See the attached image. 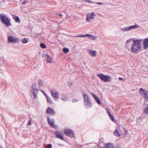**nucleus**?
<instances>
[{
    "label": "nucleus",
    "instance_id": "obj_1",
    "mask_svg": "<svg viewBox=\"0 0 148 148\" xmlns=\"http://www.w3.org/2000/svg\"><path fill=\"white\" fill-rule=\"evenodd\" d=\"M142 40H133L131 47L132 51L134 53H137L142 48Z\"/></svg>",
    "mask_w": 148,
    "mask_h": 148
},
{
    "label": "nucleus",
    "instance_id": "obj_2",
    "mask_svg": "<svg viewBox=\"0 0 148 148\" xmlns=\"http://www.w3.org/2000/svg\"><path fill=\"white\" fill-rule=\"evenodd\" d=\"M0 19L2 23L5 24L6 26L11 25L10 19L4 14L0 13Z\"/></svg>",
    "mask_w": 148,
    "mask_h": 148
},
{
    "label": "nucleus",
    "instance_id": "obj_3",
    "mask_svg": "<svg viewBox=\"0 0 148 148\" xmlns=\"http://www.w3.org/2000/svg\"><path fill=\"white\" fill-rule=\"evenodd\" d=\"M82 94L84 98V105L87 108L91 107L92 106V103L89 97L86 94Z\"/></svg>",
    "mask_w": 148,
    "mask_h": 148
},
{
    "label": "nucleus",
    "instance_id": "obj_4",
    "mask_svg": "<svg viewBox=\"0 0 148 148\" xmlns=\"http://www.w3.org/2000/svg\"><path fill=\"white\" fill-rule=\"evenodd\" d=\"M31 89L30 91V93L33 95L34 99H37L38 90L37 89L36 83L32 85Z\"/></svg>",
    "mask_w": 148,
    "mask_h": 148
},
{
    "label": "nucleus",
    "instance_id": "obj_5",
    "mask_svg": "<svg viewBox=\"0 0 148 148\" xmlns=\"http://www.w3.org/2000/svg\"><path fill=\"white\" fill-rule=\"evenodd\" d=\"M95 16L96 15L94 12H92L91 13H88L87 15V17L86 18V21L88 22H90L94 19L95 17Z\"/></svg>",
    "mask_w": 148,
    "mask_h": 148
},
{
    "label": "nucleus",
    "instance_id": "obj_6",
    "mask_svg": "<svg viewBox=\"0 0 148 148\" xmlns=\"http://www.w3.org/2000/svg\"><path fill=\"white\" fill-rule=\"evenodd\" d=\"M64 133L69 137L75 138L74 133L71 129H68L65 130Z\"/></svg>",
    "mask_w": 148,
    "mask_h": 148
},
{
    "label": "nucleus",
    "instance_id": "obj_7",
    "mask_svg": "<svg viewBox=\"0 0 148 148\" xmlns=\"http://www.w3.org/2000/svg\"><path fill=\"white\" fill-rule=\"evenodd\" d=\"M51 95L54 99H57L59 98L58 94L55 88H53L51 90Z\"/></svg>",
    "mask_w": 148,
    "mask_h": 148
},
{
    "label": "nucleus",
    "instance_id": "obj_8",
    "mask_svg": "<svg viewBox=\"0 0 148 148\" xmlns=\"http://www.w3.org/2000/svg\"><path fill=\"white\" fill-rule=\"evenodd\" d=\"M19 41L18 39L14 37L10 36L8 37V42H17Z\"/></svg>",
    "mask_w": 148,
    "mask_h": 148
},
{
    "label": "nucleus",
    "instance_id": "obj_9",
    "mask_svg": "<svg viewBox=\"0 0 148 148\" xmlns=\"http://www.w3.org/2000/svg\"><path fill=\"white\" fill-rule=\"evenodd\" d=\"M47 119L48 123L51 127H53L54 128H56L57 127V125H54V121L53 119L50 120V118L48 117Z\"/></svg>",
    "mask_w": 148,
    "mask_h": 148
},
{
    "label": "nucleus",
    "instance_id": "obj_10",
    "mask_svg": "<svg viewBox=\"0 0 148 148\" xmlns=\"http://www.w3.org/2000/svg\"><path fill=\"white\" fill-rule=\"evenodd\" d=\"M97 76L100 78L101 80L105 81H107L108 80V77H110L108 75L106 76L102 74H98Z\"/></svg>",
    "mask_w": 148,
    "mask_h": 148
},
{
    "label": "nucleus",
    "instance_id": "obj_11",
    "mask_svg": "<svg viewBox=\"0 0 148 148\" xmlns=\"http://www.w3.org/2000/svg\"><path fill=\"white\" fill-rule=\"evenodd\" d=\"M90 55L92 57H96L97 55V52L95 50H88L87 51Z\"/></svg>",
    "mask_w": 148,
    "mask_h": 148
},
{
    "label": "nucleus",
    "instance_id": "obj_12",
    "mask_svg": "<svg viewBox=\"0 0 148 148\" xmlns=\"http://www.w3.org/2000/svg\"><path fill=\"white\" fill-rule=\"evenodd\" d=\"M46 112L47 113L50 114L52 115H54L55 114V112L54 110L51 108L48 107L47 109L46 110Z\"/></svg>",
    "mask_w": 148,
    "mask_h": 148
},
{
    "label": "nucleus",
    "instance_id": "obj_13",
    "mask_svg": "<svg viewBox=\"0 0 148 148\" xmlns=\"http://www.w3.org/2000/svg\"><path fill=\"white\" fill-rule=\"evenodd\" d=\"M56 134V135L57 137L58 138H60L61 140H63L64 138H63V136L62 135V134L60 132H59L58 131H56L55 132Z\"/></svg>",
    "mask_w": 148,
    "mask_h": 148
},
{
    "label": "nucleus",
    "instance_id": "obj_14",
    "mask_svg": "<svg viewBox=\"0 0 148 148\" xmlns=\"http://www.w3.org/2000/svg\"><path fill=\"white\" fill-rule=\"evenodd\" d=\"M143 48L144 49H146L148 47V38L144 39L143 42Z\"/></svg>",
    "mask_w": 148,
    "mask_h": 148
},
{
    "label": "nucleus",
    "instance_id": "obj_15",
    "mask_svg": "<svg viewBox=\"0 0 148 148\" xmlns=\"http://www.w3.org/2000/svg\"><path fill=\"white\" fill-rule=\"evenodd\" d=\"M47 60V62L48 63H52L53 61L52 59L50 58V56L47 54H46L45 56Z\"/></svg>",
    "mask_w": 148,
    "mask_h": 148
},
{
    "label": "nucleus",
    "instance_id": "obj_16",
    "mask_svg": "<svg viewBox=\"0 0 148 148\" xmlns=\"http://www.w3.org/2000/svg\"><path fill=\"white\" fill-rule=\"evenodd\" d=\"M139 27V26L136 23H135L133 25L128 26L130 31L132 29H134L136 28H138Z\"/></svg>",
    "mask_w": 148,
    "mask_h": 148
},
{
    "label": "nucleus",
    "instance_id": "obj_17",
    "mask_svg": "<svg viewBox=\"0 0 148 148\" xmlns=\"http://www.w3.org/2000/svg\"><path fill=\"white\" fill-rule=\"evenodd\" d=\"M92 96L94 97V98L96 100L97 103L98 104H100L101 103V101L98 98V97L96 96L94 93H92Z\"/></svg>",
    "mask_w": 148,
    "mask_h": 148
},
{
    "label": "nucleus",
    "instance_id": "obj_18",
    "mask_svg": "<svg viewBox=\"0 0 148 148\" xmlns=\"http://www.w3.org/2000/svg\"><path fill=\"white\" fill-rule=\"evenodd\" d=\"M104 146L106 148H114L112 144L109 143L106 144Z\"/></svg>",
    "mask_w": 148,
    "mask_h": 148
},
{
    "label": "nucleus",
    "instance_id": "obj_19",
    "mask_svg": "<svg viewBox=\"0 0 148 148\" xmlns=\"http://www.w3.org/2000/svg\"><path fill=\"white\" fill-rule=\"evenodd\" d=\"M121 31L123 32H125L130 31L128 26L123 28H121Z\"/></svg>",
    "mask_w": 148,
    "mask_h": 148
},
{
    "label": "nucleus",
    "instance_id": "obj_20",
    "mask_svg": "<svg viewBox=\"0 0 148 148\" xmlns=\"http://www.w3.org/2000/svg\"><path fill=\"white\" fill-rule=\"evenodd\" d=\"M45 95L48 102L50 104H52L53 102L51 98L49 97H48L47 94H45Z\"/></svg>",
    "mask_w": 148,
    "mask_h": 148
},
{
    "label": "nucleus",
    "instance_id": "obj_21",
    "mask_svg": "<svg viewBox=\"0 0 148 148\" xmlns=\"http://www.w3.org/2000/svg\"><path fill=\"white\" fill-rule=\"evenodd\" d=\"M114 135L117 137H119L120 136V134L118 132V129L116 128L115 131L114 132Z\"/></svg>",
    "mask_w": 148,
    "mask_h": 148
},
{
    "label": "nucleus",
    "instance_id": "obj_22",
    "mask_svg": "<svg viewBox=\"0 0 148 148\" xmlns=\"http://www.w3.org/2000/svg\"><path fill=\"white\" fill-rule=\"evenodd\" d=\"M147 91L146 90L141 88L139 90V93L141 94H143V95H144L145 93Z\"/></svg>",
    "mask_w": 148,
    "mask_h": 148
},
{
    "label": "nucleus",
    "instance_id": "obj_23",
    "mask_svg": "<svg viewBox=\"0 0 148 148\" xmlns=\"http://www.w3.org/2000/svg\"><path fill=\"white\" fill-rule=\"evenodd\" d=\"M13 18L15 20L16 22L20 23V20L18 16H17Z\"/></svg>",
    "mask_w": 148,
    "mask_h": 148
},
{
    "label": "nucleus",
    "instance_id": "obj_24",
    "mask_svg": "<svg viewBox=\"0 0 148 148\" xmlns=\"http://www.w3.org/2000/svg\"><path fill=\"white\" fill-rule=\"evenodd\" d=\"M37 82L40 86H42L43 85V82L42 80L39 79H38Z\"/></svg>",
    "mask_w": 148,
    "mask_h": 148
},
{
    "label": "nucleus",
    "instance_id": "obj_25",
    "mask_svg": "<svg viewBox=\"0 0 148 148\" xmlns=\"http://www.w3.org/2000/svg\"><path fill=\"white\" fill-rule=\"evenodd\" d=\"M22 42L23 43H26L28 42V38H25L21 39Z\"/></svg>",
    "mask_w": 148,
    "mask_h": 148
},
{
    "label": "nucleus",
    "instance_id": "obj_26",
    "mask_svg": "<svg viewBox=\"0 0 148 148\" xmlns=\"http://www.w3.org/2000/svg\"><path fill=\"white\" fill-rule=\"evenodd\" d=\"M90 35H90L89 34H87L85 35H79V36H75V37H84L86 36H87V37H89V36L90 37Z\"/></svg>",
    "mask_w": 148,
    "mask_h": 148
},
{
    "label": "nucleus",
    "instance_id": "obj_27",
    "mask_svg": "<svg viewBox=\"0 0 148 148\" xmlns=\"http://www.w3.org/2000/svg\"><path fill=\"white\" fill-rule=\"evenodd\" d=\"M63 51L65 53H67L69 51V49L66 48H64L63 49Z\"/></svg>",
    "mask_w": 148,
    "mask_h": 148
},
{
    "label": "nucleus",
    "instance_id": "obj_28",
    "mask_svg": "<svg viewBox=\"0 0 148 148\" xmlns=\"http://www.w3.org/2000/svg\"><path fill=\"white\" fill-rule=\"evenodd\" d=\"M40 46L43 49L45 48L46 47V46L45 45L44 43H41L40 45Z\"/></svg>",
    "mask_w": 148,
    "mask_h": 148
},
{
    "label": "nucleus",
    "instance_id": "obj_29",
    "mask_svg": "<svg viewBox=\"0 0 148 148\" xmlns=\"http://www.w3.org/2000/svg\"><path fill=\"white\" fill-rule=\"evenodd\" d=\"M145 96V99H148V92L147 91L145 93V95H144Z\"/></svg>",
    "mask_w": 148,
    "mask_h": 148
},
{
    "label": "nucleus",
    "instance_id": "obj_30",
    "mask_svg": "<svg viewBox=\"0 0 148 148\" xmlns=\"http://www.w3.org/2000/svg\"><path fill=\"white\" fill-rule=\"evenodd\" d=\"M96 37L93 35H91L90 36V39H92L93 40H95Z\"/></svg>",
    "mask_w": 148,
    "mask_h": 148
},
{
    "label": "nucleus",
    "instance_id": "obj_31",
    "mask_svg": "<svg viewBox=\"0 0 148 148\" xmlns=\"http://www.w3.org/2000/svg\"><path fill=\"white\" fill-rule=\"evenodd\" d=\"M144 113L148 114V107L145 108L144 110Z\"/></svg>",
    "mask_w": 148,
    "mask_h": 148
},
{
    "label": "nucleus",
    "instance_id": "obj_32",
    "mask_svg": "<svg viewBox=\"0 0 148 148\" xmlns=\"http://www.w3.org/2000/svg\"><path fill=\"white\" fill-rule=\"evenodd\" d=\"M110 118V119L112 121H114V118H113V115L111 114H110V115H109Z\"/></svg>",
    "mask_w": 148,
    "mask_h": 148
},
{
    "label": "nucleus",
    "instance_id": "obj_33",
    "mask_svg": "<svg viewBox=\"0 0 148 148\" xmlns=\"http://www.w3.org/2000/svg\"><path fill=\"white\" fill-rule=\"evenodd\" d=\"M46 148H51L52 147V145L51 144H49L47 145L46 146Z\"/></svg>",
    "mask_w": 148,
    "mask_h": 148
},
{
    "label": "nucleus",
    "instance_id": "obj_34",
    "mask_svg": "<svg viewBox=\"0 0 148 148\" xmlns=\"http://www.w3.org/2000/svg\"><path fill=\"white\" fill-rule=\"evenodd\" d=\"M106 110L107 113L108 115H109L111 114L110 113V110L109 109H106Z\"/></svg>",
    "mask_w": 148,
    "mask_h": 148
},
{
    "label": "nucleus",
    "instance_id": "obj_35",
    "mask_svg": "<svg viewBox=\"0 0 148 148\" xmlns=\"http://www.w3.org/2000/svg\"><path fill=\"white\" fill-rule=\"evenodd\" d=\"M134 40L133 39H130L129 40H127L126 41V43L129 42L130 43V42L132 41V40H133H133Z\"/></svg>",
    "mask_w": 148,
    "mask_h": 148
},
{
    "label": "nucleus",
    "instance_id": "obj_36",
    "mask_svg": "<svg viewBox=\"0 0 148 148\" xmlns=\"http://www.w3.org/2000/svg\"><path fill=\"white\" fill-rule=\"evenodd\" d=\"M78 101V100L76 99H72V101L73 102H75Z\"/></svg>",
    "mask_w": 148,
    "mask_h": 148
},
{
    "label": "nucleus",
    "instance_id": "obj_37",
    "mask_svg": "<svg viewBox=\"0 0 148 148\" xmlns=\"http://www.w3.org/2000/svg\"><path fill=\"white\" fill-rule=\"evenodd\" d=\"M84 1H85L87 2H89L90 3H94V2H92V1H90L89 0H85Z\"/></svg>",
    "mask_w": 148,
    "mask_h": 148
},
{
    "label": "nucleus",
    "instance_id": "obj_38",
    "mask_svg": "<svg viewBox=\"0 0 148 148\" xmlns=\"http://www.w3.org/2000/svg\"><path fill=\"white\" fill-rule=\"evenodd\" d=\"M31 124V121L30 120H29V121L27 125H30Z\"/></svg>",
    "mask_w": 148,
    "mask_h": 148
},
{
    "label": "nucleus",
    "instance_id": "obj_39",
    "mask_svg": "<svg viewBox=\"0 0 148 148\" xmlns=\"http://www.w3.org/2000/svg\"><path fill=\"white\" fill-rule=\"evenodd\" d=\"M95 3L96 4H100V5H102L103 4V3L100 2H99L98 3Z\"/></svg>",
    "mask_w": 148,
    "mask_h": 148
},
{
    "label": "nucleus",
    "instance_id": "obj_40",
    "mask_svg": "<svg viewBox=\"0 0 148 148\" xmlns=\"http://www.w3.org/2000/svg\"><path fill=\"white\" fill-rule=\"evenodd\" d=\"M57 14L60 16H62L63 15L62 14H61L59 13H58Z\"/></svg>",
    "mask_w": 148,
    "mask_h": 148
},
{
    "label": "nucleus",
    "instance_id": "obj_41",
    "mask_svg": "<svg viewBox=\"0 0 148 148\" xmlns=\"http://www.w3.org/2000/svg\"><path fill=\"white\" fill-rule=\"evenodd\" d=\"M41 91L44 94V95L45 96V94H46L45 92H44L42 90H41Z\"/></svg>",
    "mask_w": 148,
    "mask_h": 148
},
{
    "label": "nucleus",
    "instance_id": "obj_42",
    "mask_svg": "<svg viewBox=\"0 0 148 148\" xmlns=\"http://www.w3.org/2000/svg\"><path fill=\"white\" fill-rule=\"evenodd\" d=\"M26 3V1H24L22 2V4H25Z\"/></svg>",
    "mask_w": 148,
    "mask_h": 148
},
{
    "label": "nucleus",
    "instance_id": "obj_43",
    "mask_svg": "<svg viewBox=\"0 0 148 148\" xmlns=\"http://www.w3.org/2000/svg\"><path fill=\"white\" fill-rule=\"evenodd\" d=\"M119 80H122L123 79V78H121V77H119Z\"/></svg>",
    "mask_w": 148,
    "mask_h": 148
},
{
    "label": "nucleus",
    "instance_id": "obj_44",
    "mask_svg": "<svg viewBox=\"0 0 148 148\" xmlns=\"http://www.w3.org/2000/svg\"><path fill=\"white\" fill-rule=\"evenodd\" d=\"M61 99L63 101H65V100L63 98H62Z\"/></svg>",
    "mask_w": 148,
    "mask_h": 148
},
{
    "label": "nucleus",
    "instance_id": "obj_45",
    "mask_svg": "<svg viewBox=\"0 0 148 148\" xmlns=\"http://www.w3.org/2000/svg\"><path fill=\"white\" fill-rule=\"evenodd\" d=\"M58 144V145H61V146H63V145H62V144Z\"/></svg>",
    "mask_w": 148,
    "mask_h": 148
},
{
    "label": "nucleus",
    "instance_id": "obj_46",
    "mask_svg": "<svg viewBox=\"0 0 148 148\" xmlns=\"http://www.w3.org/2000/svg\"><path fill=\"white\" fill-rule=\"evenodd\" d=\"M67 16L68 17H69L70 18H71V17L70 16H69L68 15H67Z\"/></svg>",
    "mask_w": 148,
    "mask_h": 148
},
{
    "label": "nucleus",
    "instance_id": "obj_47",
    "mask_svg": "<svg viewBox=\"0 0 148 148\" xmlns=\"http://www.w3.org/2000/svg\"><path fill=\"white\" fill-rule=\"evenodd\" d=\"M2 148L1 147V148Z\"/></svg>",
    "mask_w": 148,
    "mask_h": 148
}]
</instances>
